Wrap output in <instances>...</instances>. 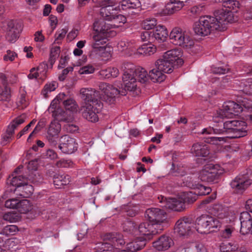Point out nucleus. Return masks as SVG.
Segmentation results:
<instances>
[{
  "label": "nucleus",
  "mask_w": 252,
  "mask_h": 252,
  "mask_svg": "<svg viewBox=\"0 0 252 252\" xmlns=\"http://www.w3.org/2000/svg\"><path fill=\"white\" fill-rule=\"evenodd\" d=\"M191 153L196 157H206L210 152L206 145L195 143L193 145L191 149Z\"/></svg>",
  "instance_id": "27"
},
{
  "label": "nucleus",
  "mask_w": 252,
  "mask_h": 252,
  "mask_svg": "<svg viewBox=\"0 0 252 252\" xmlns=\"http://www.w3.org/2000/svg\"><path fill=\"white\" fill-rule=\"evenodd\" d=\"M212 212L216 218L222 220H225L228 215V209L223 207L221 204L215 205L212 208Z\"/></svg>",
  "instance_id": "28"
},
{
  "label": "nucleus",
  "mask_w": 252,
  "mask_h": 252,
  "mask_svg": "<svg viewBox=\"0 0 252 252\" xmlns=\"http://www.w3.org/2000/svg\"><path fill=\"white\" fill-rule=\"evenodd\" d=\"M17 57V54L15 52L8 50L6 51V54L3 56V60L6 62H13L15 60V58Z\"/></svg>",
  "instance_id": "62"
},
{
  "label": "nucleus",
  "mask_w": 252,
  "mask_h": 252,
  "mask_svg": "<svg viewBox=\"0 0 252 252\" xmlns=\"http://www.w3.org/2000/svg\"><path fill=\"white\" fill-rule=\"evenodd\" d=\"M242 105L248 109L252 108V104H250V102H246L245 98L242 101L241 104L230 101L223 104V109L221 110V117L232 118L233 116L238 115L243 111Z\"/></svg>",
  "instance_id": "6"
},
{
  "label": "nucleus",
  "mask_w": 252,
  "mask_h": 252,
  "mask_svg": "<svg viewBox=\"0 0 252 252\" xmlns=\"http://www.w3.org/2000/svg\"><path fill=\"white\" fill-rule=\"evenodd\" d=\"M27 179V178L21 175L15 176L12 178L10 180V184L12 186L16 187L14 189V193L18 194V192L20 190L19 188L22 187L23 184L26 183Z\"/></svg>",
  "instance_id": "32"
},
{
  "label": "nucleus",
  "mask_w": 252,
  "mask_h": 252,
  "mask_svg": "<svg viewBox=\"0 0 252 252\" xmlns=\"http://www.w3.org/2000/svg\"><path fill=\"white\" fill-rule=\"evenodd\" d=\"M238 245L232 243H222L220 246L221 252H231L238 251Z\"/></svg>",
  "instance_id": "40"
},
{
  "label": "nucleus",
  "mask_w": 252,
  "mask_h": 252,
  "mask_svg": "<svg viewBox=\"0 0 252 252\" xmlns=\"http://www.w3.org/2000/svg\"><path fill=\"white\" fill-rule=\"evenodd\" d=\"M163 226L156 223L143 222L138 227V235L149 236L160 233Z\"/></svg>",
  "instance_id": "14"
},
{
  "label": "nucleus",
  "mask_w": 252,
  "mask_h": 252,
  "mask_svg": "<svg viewBox=\"0 0 252 252\" xmlns=\"http://www.w3.org/2000/svg\"><path fill=\"white\" fill-rule=\"evenodd\" d=\"M156 47L153 45H143L136 50L135 48L132 49V53H129L128 54L129 56L143 55L148 56L154 54L156 53Z\"/></svg>",
  "instance_id": "21"
},
{
  "label": "nucleus",
  "mask_w": 252,
  "mask_h": 252,
  "mask_svg": "<svg viewBox=\"0 0 252 252\" xmlns=\"http://www.w3.org/2000/svg\"><path fill=\"white\" fill-rule=\"evenodd\" d=\"M11 91L7 86H5L4 90L0 93V101L9 102L11 99Z\"/></svg>",
  "instance_id": "55"
},
{
  "label": "nucleus",
  "mask_w": 252,
  "mask_h": 252,
  "mask_svg": "<svg viewBox=\"0 0 252 252\" xmlns=\"http://www.w3.org/2000/svg\"><path fill=\"white\" fill-rule=\"evenodd\" d=\"M137 69V67L130 62L124 63L121 66L125 87L129 91H134L137 88V81L134 77Z\"/></svg>",
  "instance_id": "4"
},
{
  "label": "nucleus",
  "mask_w": 252,
  "mask_h": 252,
  "mask_svg": "<svg viewBox=\"0 0 252 252\" xmlns=\"http://www.w3.org/2000/svg\"><path fill=\"white\" fill-rule=\"evenodd\" d=\"M125 241L122 235L118 232L111 233V252H119L123 249Z\"/></svg>",
  "instance_id": "22"
},
{
  "label": "nucleus",
  "mask_w": 252,
  "mask_h": 252,
  "mask_svg": "<svg viewBox=\"0 0 252 252\" xmlns=\"http://www.w3.org/2000/svg\"><path fill=\"white\" fill-rule=\"evenodd\" d=\"M105 20L96 19L93 24L94 32H108L110 29V25L106 23Z\"/></svg>",
  "instance_id": "30"
},
{
  "label": "nucleus",
  "mask_w": 252,
  "mask_h": 252,
  "mask_svg": "<svg viewBox=\"0 0 252 252\" xmlns=\"http://www.w3.org/2000/svg\"><path fill=\"white\" fill-rule=\"evenodd\" d=\"M195 229L200 233H207L209 232L208 215H202L196 220Z\"/></svg>",
  "instance_id": "25"
},
{
  "label": "nucleus",
  "mask_w": 252,
  "mask_h": 252,
  "mask_svg": "<svg viewBox=\"0 0 252 252\" xmlns=\"http://www.w3.org/2000/svg\"><path fill=\"white\" fill-rule=\"evenodd\" d=\"M97 106H98V105L89 103L83 105L80 109L83 117L93 123L97 122L98 120L97 114L99 111V108H97Z\"/></svg>",
  "instance_id": "15"
},
{
  "label": "nucleus",
  "mask_w": 252,
  "mask_h": 252,
  "mask_svg": "<svg viewBox=\"0 0 252 252\" xmlns=\"http://www.w3.org/2000/svg\"><path fill=\"white\" fill-rule=\"evenodd\" d=\"M100 90L104 94L102 99L110 104V86L107 83H101L99 86Z\"/></svg>",
  "instance_id": "39"
},
{
  "label": "nucleus",
  "mask_w": 252,
  "mask_h": 252,
  "mask_svg": "<svg viewBox=\"0 0 252 252\" xmlns=\"http://www.w3.org/2000/svg\"><path fill=\"white\" fill-rule=\"evenodd\" d=\"M62 102L66 110L74 112L77 111V105L72 98H67L64 93L59 94L52 101L49 110L53 113V116L58 121H66V112L62 110L57 109L60 103Z\"/></svg>",
  "instance_id": "2"
},
{
  "label": "nucleus",
  "mask_w": 252,
  "mask_h": 252,
  "mask_svg": "<svg viewBox=\"0 0 252 252\" xmlns=\"http://www.w3.org/2000/svg\"><path fill=\"white\" fill-rule=\"evenodd\" d=\"M123 210L126 213L127 216L133 217L135 216L138 213V208L136 206L129 205L125 206L123 208Z\"/></svg>",
  "instance_id": "52"
},
{
  "label": "nucleus",
  "mask_w": 252,
  "mask_h": 252,
  "mask_svg": "<svg viewBox=\"0 0 252 252\" xmlns=\"http://www.w3.org/2000/svg\"><path fill=\"white\" fill-rule=\"evenodd\" d=\"M252 181L245 175L237 176L230 184L231 188L237 193L243 192L252 184Z\"/></svg>",
  "instance_id": "12"
},
{
  "label": "nucleus",
  "mask_w": 252,
  "mask_h": 252,
  "mask_svg": "<svg viewBox=\"0 0 252 252\" xmlns=\"http://www.w3.org/2000/svg\"><path fill=\"white\" fill-rule=\"evenodd\" d=\"M246 123L242 121L230 120L223 123L224 133L232 134L231 138L244 137L247 134Z\"/></svg>",
  "instance_id": "5"
},
{
  "label": "nucleus",
  "mask_w": 252,
  "mask_h": 252,
  "mask_svg": "<svg viewBox=\"0 0 252 252\" xmlns=\"http://www.w3.org/2000/svg\"><path fill=\"white\" fill-rule=\"evenodd\" d=\"M94 71V68L92 65H87L81 67L79 70V73L81 74H88L92 73Z\"/></svg>",
  "instance_id": "64"
},
{
  "label": "nucleus",
  "mask_w": 252,
  "mask_h": 252,
  "mask_svg": "<svg viewBox=\"0 0 252 252\" xmlns=\"http://www.w3.org/2000/svg\"><path fill=\"white\" fill-rule=\"evenodd\" d=\"M22 187H23V189L21 191V193H19L18 192L17 195H19L23 198H27L31 195L33 193V188L32 185L28 184V179L26 180V183L23 184Z\"/></svg>",
  "instance_id": "43"
},
{
  "label": "nucleus",
  "mask_w": 252,
  "mask_h": 252,
  "mask_svg": "<svg viewBox=\"0 0 252 252\" xmlns=\"http://www.w3.org/2000/svg\"><path fill=\"white\" fill-rule=\"evenodd\" d=\"M95 33L93 36L94 43H93L92 47L96 54L101 57L102 60L108 61L110 57V50L108 46L109 42H108L107 34L109 32Z\"/></svg>",
  "instance_id": "3"
},
{
  "label": "nucleus",
  "mask_w": 252,
  "mask_h": 252,
  "mask_svg": "<svg viewBox=\"0 0 252 252\" xmlns=\"http://www.w3.org/2000/svg\"><path fill=\"white\" fill-rule=\"evenodd\" d=\"M186 186L189 187H192L194 189V191L196 192V193L199 195H205V186H203L202 185H193L192 183V181H189L188 183H187L186 184Z\"/></svg>",
  "instance_id": "50"
},
{
  "label": "nucleus",
  "mask_w": 252,
  "mask_h": 252,
  "mask_svg": "<svg viewBox=\"0 0 252 252\" xmlns=\"http://www.w3.org/2000/svg\"><path fill=\"white\" fill-rule=\"evenodd\" d=\"M208 221L210 231L211 228H217L220 227L222 223H224L227 220H222L216 217H214L208 215Z\"/></svg>",
  "instance_id": "42"
},
{
  "label": "nucleus",
  "mask_w": 252,
  "mask_h": 252,
  "mask_svg": "<svg viewBox=\"0 0 252 252\" xmlns=\"http://www.w3.org/2000/svg\"><path fill=\"white\" fill-rule=\"evenodd\" d=\"M26 118L27 117L26 114H23L21 115L14 119L8 125L7 128L14 132L15 129H16L20 125L25 122Z\"/></svg>",
  "instance_id": "37"
},
{
  "label": "nucleus",
  "mask_w": 252,
  "mask_h": 252,
  "mask_svg": "<svg viewBox=\"0 0 252 252\" xmlns=\"http://www.w3.org/2000/svg\"><path fill=\"white\" fill-rule=\"evenodd\" d=\"M140 26L144 30H155L156 32H166L167 29L162 24H157V20L154 18H148L143 20Z\"/></svg>",
  "instance_id": "18"
},
{
  "label": "nucleus",
  "mask_w": 252,
  "mask_h": 252,
  "mask_svg": "<svg viewBox=\"0 0 252 252\" xmlns=\"http://www.w3.org/2000/svg\"><path fill=\"white\" fill-rule=\"evenodd\" d=\"M155 66L161 70L163 74L170 73L175 67L172 63L165 59L164 57L158 60L155 63Z\"/></svg>",
  "instance_id": "23"
},
{
  "label": "nucleus",
  "mask_w": 252,
  "mask_h": 252,
  "mask_svg": "<svg viewBox=\"0 0 252 252\" xmlns=\"http://www.w3.org/2000/svg\"><path fill=\"white\" fill-rule=\"evenodd\" d=\"M165 201L164 206L167 208L174 211L180 212L183 211L185 208V204L182 198H172L166 200V198L162 197V201Z\"/></svg>",
  "instance_id": "20"
},
{
  "label": "nucleus",
  "mask_w": 252,
  "mask_h": 252,
  "mask_svg": "<svg viewBox=\"0 0 252 252\" xmlns=\"http://www.w3.org/2000/svg\"><path fill=\"white\" fill-rule=\"evenodd\" d=\"M58 87V83L56 82L46 84L42 91L41 94L45 98L48 96V93L54 91Z\"/></svg>",
  "instance_id": "46"
},
{
  "label": "nucleus",
  "mask_w": 252,
  "mask_h": 252,
  "mask_svg": "<svg viewBox=\"0 0 252 252\" xmlns=\"http://www.w3.org/2000/svg\"><path fill=\"white\" fill-rule=\"evenodd\" d=\"M145 214L149 221L152 223L158 224L161 226V223L166 221V213L159 208H149L146 211Z\"/></svg>",
  "instance_id": "9"
},
{
  "label": "nucleus",
  "mask_w": 252,
  "mask_h": 252,
  "mask_svg": "<svg viewBox=\"0 0 252 252\" xmlns=\"http://www.w3.org/2000/svg\"><path fill=\"white\" fill-rule=\"evenodd\" d=\"M193 226L194 223L191 219L184 217L176 222L174 230L179 235L185 236L189 235L192 232Z\"/></svg>",
  "instance_id": "8"
},
{
  "label": "nucleus",
  "mask_w": 252,
  "mask_h": 252,
  "mask_svg": "<svg viewBox=\"0 0 252 252\" xmlns=\"http://www.w3.org/2000/svg\"><path fill=\"white\" fill-rule=\"evenodd\" d=\"M80 92L82 98L84 100L85 104L98 105V107H101L99 91L92 88H83L80 90Z\"/></svg>",
  "instance_id": "7"
},
{
  "label": "nucleus",
  "mask_w": 252,
  "mask_h": 252,
  "mask_svg": "<svg viewBox=\"0 0 252 252\" xmlns=\"http://www.w3.org/2000/svg\"><path fill=\"white\" fill-rule=\"evenodd\" d=\"M168 32H142L141 38L143 41L161 42L166 41Z\"/></svg>",
  "instance_id": "19"
},
{
  "label": "nucleus",
  "mask_w": 252,
  "mask_h": 252,
  "mask_svg": "<svg viewBox=\"0 0 252 252\" xmlns=\"http://www.w3.org/2000/svg\"><path fill=\"white\" fill-rule=\"evenodd\" d=\"M7 32H21L23 25L21 21L18 20H10L7 22Z\"/></svg>",
  "instance_id": "35"
},
{
  "label": "nucleus",
  "mask_w": 252,
  "mask_h": 252,
  "mask_svg": "<svg viewBox=\"0 0 252 252\" xmlns=\"http://www.w3.org/2000/svg\"><path fill=\"white\" fill-rule=\"evenodd\" d=\"M26 118L27 117L26 114H23L21 115L14 119L8 125L7 128L14 132L15 129H16L20 125L25 122Z\"/></svg>",
  "instance_id": "38"
},
{
  "label": "nucleus",
  "mask_w": 252,
  "mask_h": 252,
  "mask_svg": "<svg viewBox=\"0 0 252 252\" xmlns=\"http://www.w3.org/2000/svg\"><path fill=\"white\" fill-rule=\"evenodd\" d=\"M234 228L230 226H226L221 232V237L225 239H228L232 236V232L234 231Z\"/></svg>",
  "instance_id": "61"
},
{
  "label": "nucleus",
  "mask_w": 252,
  "mask_h": 252,
  "mask_svg": "<svg viewBox=\"0 0 252 252\" xmlns=\"http://www.w3.org/2000/svg\"><path fill=\"white\" fill-rule=\"evenodd\" d=\"M18 231V227L15 225H7L3 229L2 232L7 237L8 235H13Z\"/></svg>",
  "instance_id": "58"
},
{
  "label": "nucleus",
  "mask_w": 252,
  "mask_h": 252,
  "mask_svg": "<svg viewBox=\"0 0 252 252\" xmlns=\"http://www.w3.org/2000/svg\"><path fill=\"white\" fill-rule=\"evenodd\" d=\"M70 182V176L66 174H56L53 178V183L57 188L68 185Z\"/></svg>",
  "instance_id": "29"
},
{
  "label": "nucleus",
  "mask_w": 252,
  "mask_h": 252,
  "mask_svg": "<svg viewBox=\"0 0 252 252\" xmlns=\"http://www.w3.org/2000/svg\"><path fill=\"white\" fill-rule=\"evenodd\" d=\"M73 165V161L69 159L63 158L58 161L56 163L57 166L59 168L71 167Z\"/></svg>",
  "instance_id": "59"
},
{
  "label": "nucleus",
  "mask_w": 252,
  "mask_h": 252,
  "mask_svg": "<svg viewBox=\"0 0 252 252\" xmlns=\"http://www.w3.org/2000/svg\"><path fill=\"white\" fill-rule=\"evenodd\" d=\"M184 5V1L180 0H177L176 1H170L168 4L167 7L168 13L171 14L176 11H179Z\"/></svg>",
  "instance_id": "36"
},
{
  "label": "nucleus",
  "mask_w": 252,
  "mask_h": 252,
  "mask_svg": "<svg viewBox=\"0 0 252 252\" xmlns=\"http://www.w3.org/2000/svg\"><path fill=\"white\" fill-rule=\"evenodd\" d=\"M14 133V132L7 128L6 132L1 135V144L5 145L9 143L12 139Z\"/></svg>",
  "instance_id": "54"
},
{
  "label": "nucleus",
  "mask_w": 252,
  "mask_h": 252,
  "mask_svg": "<svg viewBox=\"0 0 252 252\" xmlns=\"http://www.w3.org/2000/svg\"><path fill=\"white\" fill-rule=\"evenodd\" d=\"M223 131L220 128L209 126L203 129L201 133L202 134H223Z\"/></svg>",
  "instance_id": "57"
},
{
  "label": "nucleus",
  "mask_w": 252,
  "mask_h": 252,
  "mask_svg": "<svg viewBox=\"0 0 252 252\" xmlns=\"http://www.w3.org/2000/svg\"><path fill=\"white\" fill-rule=\"evenodd\" d=\"M182 54L181 50L180 49L175 48L166 52L163 57L169 61L176 67H178L184 63L183 59L180 58Z\"/></svg>",
  "instance_id": "16"
},
{
  "label": "nucleus",
  "mask_w": 252,
  "mask_h": 252,
  "mask_svg": "<svg viewBox=\"0 0 252 252\" xmlns=\"http://www.w3.org/2000/svg\"><path fill=\"white\" fill-rule=\"evenodd\" d=\"M126 21V17L122 14H111V28L122 27Z\"/></svg>",
  "instance_id": "34"
},
{
  "label": "nucleus",
  "mask_w": 252,
  "mask_h": 252,
  "mask_svg": "<svg viewBox=\"0 0 252 252\" xmlns=\"http://www.w3.org/2000/svg\"><path fill=\"white\" fill-rule=\"evenodd\" d=\"M240 86L242 88V91L246 94H252V79H249L243 80L240 83Z\"/></svg>",
  "instance_id": "51"
},
{
  "label": "nucleus",
  "mask_w": 252,
  "mask_h": 252,
  "mask_svg": "<svg viewBox=\"0 0 252 252\" xmlns=\"http://www.w3.org/2000/svg\"><path fill=\"white\" fill-rule=\"evenodd\" d=\"M146 244V238H137L135 240L126 245V249L131 252H136L143 249Z\"/></svg>",
  "instance_id": "26"
},
{
  "label": "nucleus",
  "mask_w": 252,
  "mask_h": 252,
  "mask_svg": "<svg viewBox=\"0 0 252 252\" xmlns=\"http://www.w3.org/2000/svg\"><path fill=\"white\" fill-rule=\"evenodd\" d=\"M100 14L103 18L102 19L109 22L110 20V4H107L105 5H100Z\"/></svg>",
  "instance_id": "49"
},
{
  "label": "nucleus",
  "mask_w": 252,
  "mask_h": 252,
  "mask_svg": "<svg viewBox=\"0 0 252 252\" xmlns=\"http://www.w3.org/2000/svg\"><path fill=\"white\" fill-rule=\"evenodd\" d=\"M198 197V195L195 191H189L184 193L183 197H182L184 204L187 203L188 204L192 203L195 202Z\"/></svg>",
  "instance_id": "44"
},
{
  "label": "nucleus",
  "mask_w": 252,
  "mask_h": 252,
  "mask_svg": "<svg viewBox=\"0 0 252 252\" xmlns=\"http://www.w3.org/2000/svg\"><path fill=\"white\" fill-rule=\"evenodd\" d=\"M241 222L240 233L242 235L252 232V216L248 212H243L240 216Z\"/></svg>",
  "instance_id": "17"
},
{
  "label": "nucleus",
  "mask_w": 252,
  "mask_h": 252,
  "mask_svg": "<svg viewBox=\"0 0 252 252\" xmlns=\"http://www.w3.org/2000/svg\"><path fill=\"white\" fill-rule=\"evenodd\" d=\"M171 42L174 44L191 48L194 45V41L189 36L185 35L184 32H170L168 34Z\"/></svg>",
  "instance_id": "10"
},
{
  "label": "nucleus",
  "mask_w": 252,
  "mask_h": 252,
  "mask_svg": "<svg viewBox=\"0 0 252 252\" xmlns=\"http://www.w3.org/2000/svg\"><path fill=\"white\" fill-rule=\"evenodd\" d=\"M172 243V240L169 237L163 235L153 242V246L158 251H164L168 249Z\"/></svg>",
  "instance_id": "24"
},
{
  "label": "nucleus",
  "mask_w": 252,
  "mask_h": 252,
  "mask_svg": "<svg viewBox=\"0 0 252 252\" xmlns=\"http://www.w3.org/2000/svg\"><path fill=\"white\" fill-rule=\"evenodd\" d=\"M225 9H220L215 12V17L210 16L201 17L195 22L192 29L194 32H223L227 30L226 25L237 20L234 13L240 8V3L236 0H227L222 2Z\"/></svg>",
  "instance_id": "1"
},
{
  "label": "nucleus",
  "mask_w": 252,
  "mask_h": 252,
  "mask_svg": "<svg viewBox=\"0 0 252 252\" xmlns=\"http://www.w3.org/2000/svg\"><path fill=\"white\" fill-rule=\"evenodd\" d=\"M137 81L141 84L146 83L149 79V74L148 75L146 70L142 67H137L135 74L134 75Z\"/></svg>",
  "instance_id": "31"
},
{
  "label": "nucleus",
  "mask_w": 252,
  "mask_h": 252,
  "mask_svg": "<svg viewBox=\"0 0 252 252\" xmlns=\"http://www.w3.org/2000/svg\"><path fill=\"white\" fill-rule=\"evenodd\" d=\"M59 148L64 154H71L77 150L78 144L75 139L64 135L61 137Z\"/></svg>",
  "instance_id": "13"
},
{
  "label": "nucleus",
  "mask_w": 252,
  "mask_h": 252,
  "mask_svg": "<svg viewBox=\"0 0 252 252\" xmlns=\"http://www.w3.org/2000/svg\"><path fill=\"white\" fill-rule=\"evenodd\" d=\"M61 125L58 122L53 121L49 126L47 134L59 135Z\"/></svg>",
  "instance_id": "47"
},
{
  "label": "nucleus",
  "mask_w": 252,
  "mask_h": 252,
  "mask_svg": "<svg viewBox=\"0 0 252 252\" xmlns=\"http://www.w3.org/2000/svg\"><path fill=\"white\" fill-rule=\"evenodd\" d=\"M60 51V47L59 46H56L51 49L50 58L49 60L51 68L52 67V66L55 63L56 59L59 57Z\"/></svg>",
  "instance_id": "45"
},
{
  "label": "nucleus",
  "mask_w": 252,
  "mask_h": 252,
  "mask_svg": "<svg viewBox=\"0 0 252 252\" xmlns=\"http://www.w3.org/2000/svg\"><path fill=\"white\" fill-rule=\"evenodd\" d=\"M132 43L126 42L124 41H120L117 44V50L119 51H123L125 50H130L132 53V49H134L131 46Z\"/></svg>",
  "instance_id": "56"
},
{
  "label": "nucleus",
  "mask_w": 252,
  "mask_h": 252,
  "mask_svg": "<svg viewBox=\"0 0 252 252\" xmlns=\"http://www.w3.org/2000/svg\"><path fill=\"white\" fill-rule=\"evenodd\" d=\"M124 230L126 231L129 232L133 235H138V228L136 224L132 221L127 222L124 227Z\"/></svg>",
  "instance_id": "53"
},
{
  "label": "nucleus",
  "mask_w": 252,
  "mask_h": 252,
  "mask_svg": "<svg viewBox=\"0 0 252 252\" xmlns=\"http://www.w3.org/2000/svg\"><path fill=\"white\" fill-rule=\"evenodd\" d=\"M149 78L154 82H161L165 79V75L155 66V68L150 71Z\"/></svg>",
  "instance_id": "33"
},
{
  "label": "nucleus",
  "mask_w": 252,
  "mask_h": 252,
  "mask_svg": "<svg viewBox=\"0 0 252 252\" xmlns=\"http://www.w3.org/2000/svg\"><path fill=\"white\" fill-rule=\"evenodd\" d=\"M217 167L212 164L205 165L200 172L199 178L203 182H214L218 178L220 173L218 172Z\"/></svg>",
  "instance_id": "11"
},
{
  "label": "nucleus",
  "mask_w": 252,
  "mask_h": 252,
  "mask_svg": "<svg viewBox=\"0 0 252 252\" xmlns=\"http://www.w3.org/2000/svg\"><path fill=\"white\" fill-rule=\"evenodd\" d=\"M19 202L20 200L17 198H12L6 200L4 205L7 208L17 209Z\"/></svg>",
  "instance_id": "60"
},
{
  "label": "nucleus",
  "mask_w": 252,
  "mask_h": 252,
  "mask_svg": "<svg viewBox=\"0 0 252 252\" xmlns=\"http://www.w3.org/2000/svg\"><path fill=\"white\" fill-rule=\"evenodd\" d=\"M17 209L21 214H26L31 210V206L29 201L27 199L20 200L18 207Z\"/></svg>",
  "instance_id": "48"
},
{
  "label": "nucleus",
  "mask_w": 252,
  "mask_h": 252,
  "mask_svg": "<svg viewBox=\"0 0 252 252\" xmlns=\"http://www.w3.org/2000/svg\"><path fill=\"white\" fill-rule=\"evenodd\" d=\"M19 36V32H7L5 38L8 42L13 43L17 40Z\"/></svg>",
  "instance_id": "63"
},
{
  "label": "nucleus",
  "mask_w": 252,
  "mask_h": 252,
  "mask_svg": "<svg viewBox=\"0 0 252 252\" xmlns=\"http://www.w3.org/2000/svg\"><path fill=\"white\" fill-rule=\"evenodd\" d=\"M29 102L26 98V92L24 90L20 92V94L17 101V107L19 109H23L27 107Z\"/></svg>",
  "instance_id": "41"
}]
</instances>
